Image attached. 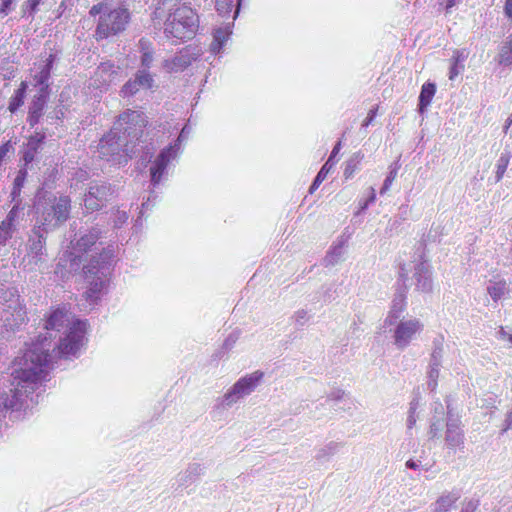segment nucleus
I'll list each match as a JSON object with an SVG mask.
<instances>
[{
	"instance_id": "nucleus-4",
	"label": "nucleus",
	"mask_w": 512,
	"mask_h": 512,
	"mask_svg": "<svg viewBox=\"0 0 512 512\" xmlns=\"http://www.w3.org/2000/svg\"><path fill=\"white\" fill-rule=\"evenodd\" d=\"M111 260V253L103 252L98 257L92 258L83 268L85 280L88 283V289L84 296L91 304L100 298L107 284L111 270Z\"/></svg>"
},
{
	"instance_id": "nucleus-32",
	"label": "nucleus",
	"mask_w": 512,
	"mask_h": 512,
	"mask_svg": "<svg viewBox=\"0 0 512 512\" xmlns=\"http://www.w3.org/2000/svg\"><path fill=\"white\" fill-rule=\"evenodd\" d=\"M434 412H435V414H438L439 416H441V418L432 421V423L430 425V431H429V434H430L431 438L436 437L438 435V433L443 428L442 416L444 415V408H443V405L440 402H435V404H434Z\"/></svg>"
},
{
	"instance_id": "nucleus-20",
	"label": "nucleus",
	"mask_w": 512,
	"mask_h": 512,
	"mask_svg": "<svg viewBox=\"0 0 512 512\" xmlns=\"http://www.w3.org/2000/svg\"><path fill=\"white\" fill-rule=\"evenodd\" d=\"M447 431H446V441L451 446H459L463 443V433L459 427V420L454 417L452 413V409L450 408L449 403L447 402Z\"/></svg>"
},
{
	"instance_id": "nucleus-27",
	"label": "nucleus",
	"mask_w": 512,
	"mask_h": 512,
	"mask_svg": "<svg viewBox=\"0 0 512 512\" xmlns=\"http://www.w3.org/2000/svg\"><path fill=\"white\" fill-rule=\"evenodd\" d=\"M493 301L497 302L508 293V285L505 280L489 281L486 288Z\"/></svg>"
},
{
	"instance_id": "nucleus-23",
	"label": "nucleus",
	"mask_w": 512,
	"mask_h": 512,
	"mask_svg": "<svg viewBox=\"0 0 512 512\" xmlns=\"http://www.w3.org/2000/svg\"><path fill=\"white\" fill-rule=\"evenodd\" d=\"M346 245V240L341 237L338 239L328 250L326 256L323 259V265L325 267L334 266L342 259L344 255V247Z\"/></svg>"
},
{
	"instance_id": "nucleus-47",
	"label": "nucleus",
	"mask_w": 512,
	"mask_h": 512,
	"mask_svg": "<svg viewBox=\"0 0 512 512\" xmlns=\"http://www.w3.org/2000/svg\"><path fill=\"white\" fill-rule=\"evenodd\" d=\"M308 312L304 309H299L294 312L292 319L297 326H304L309 320Z\"/></svg>"
},
{
	"instance_id": "nucleus-6",
	"label": "nucleus",
	"mask_w": 512,
	"mask_h": 512,
	"mask_svg": "<svg viewBox=\"0 0 512 512\" xmlns=\"http://www.w3.org/2000/svg\"><path fill=\"white\" fill-rule=\"evenodd\" d=\"M98 157L112 164H126L135 149L113 128L105 134L97 146Z\"/></svg>"
},
{
	"instance_id": "nucleus-13",
	"label": "nucleus",
	"mask_w": 512,
	"mask_h": 512,
	"mask_svg": "<svg viewBox=\"0 0 512 512\" xmlns=\"http://www.w3.org/2000/svg\"><path fill=\"white\" fill-rule=\"evenodd\" d=\"M110 184L104 182H92L84 197V206L87 211L94 212L101 209L112 195Z\"/></svg>"
},
{
	"instance_id": "nucleus-55",
	"label": "nucleus",
	"mask_w": 512,
	"mask_h": 512,
	"mask_svg": "<svg viewBox=\"0 0 512 512\" xmlns=\"http://www.w3.org/2000/svg\"><path fill=\"white\" fill-rule=\"evenodd\" d=\"M38 151L36 150H32V149H29V147L26 148V151L24 153V161L26 163H30L34 160L35 158V155L37 154Z\"/></svg>"
},
{
	"instance_id": "nucleus-58",
	"label": "nucleus",
	"mask_w": 512,
	"mask_h": 512,
	"mask_svg": "<svg viewBox=\"0 0 512 512\" xmlns=\"http://www.w3.org/2000/svg\"><path fill=\"white\" fill-rule=\"evenodd\" d=\"M10 148L11 146L9 143H4L3 145L0 146V159H4V157L9 152Z\"/></svg>"
},
{
	"instance_id": "nucleus-41",
	"label": "nucleus",
	"mask_w": 512,
	"mask_h": 512,
	"mask_svg": "<svg viewBox=\"0 0 512 512\" xmlns=\"http://www.w3.org/2000/svg\"><path fill=\"white\" fill-rule=\"evenodd\" d=\"M440 367L437 366H428L427 376L428 382L427 386L430 391H434L437 387V381L439 378Z\"/></svg>"
},
{
	"instance_id": "nucleus-56",
	"label": "nucleus",
	"mask_w": 512,
	"mask_h": 512,
	"mask_svg": "<svg viewBox=\"0 0 512 512\" xmlns=\"http://www.w3.org/2000/svg\"><path fill=\"white\" fill-rule=\"evenodd\" d=\"M376 112H377V109L376 108H373L369 111L366 119L364 120L362 126L363 127H367L368 125H370L372 123V121L374 120V118L376 117Z\"/></svg>"
},
{
	"instance_id": "nucleus-12",
	"label": "nucleus",
	"mask_w": 512,
	"mask_h": 512,
	"mask_svg": "<svg viewBox=\"0 0 512 512\" xmlns=\"http://www.w3.org/2000/svg\"><path fill=\"white\" fill-rule=\"evenodd\" d=\"M422 329L423 324L418 319L400 320L394 329L395 346L404 350Z\"/></svg>"
},
{
	"instance_id": "nucleus-17",
	"label": "nucleus",
	"mask_w": 512,
	"mask_h": 512,
	"mask_svg": "<svg viewBox=\"0 0 512 512\" xmlns=\"http://www.w3.org/2000/svg\"><path fill=\"white\" fill-rule=\"evenodd\" d=\"M196 58V55L191 54L188 49H185L172 58L163 60L161 66L167 73L180 72L190 66Z\"/></svg>"
},
{
	"instance_id": "nucleus-51",
	"label": "nucleus",
	"mask_w": 512,
	"mask_h": 512,
	"mask_svg": "<svg viewBox=\"0 0 512 512\" xmlns=\"http://www.w3.org/2000/svg\"><path fill=\"white\" fill-rule=\"evenodd\" d=\"M17 0H1L0 4V15L2 17L7 16L13 10V4Z\"/></svg>"
},
{
	"instance_id": "nucleus-49",
	"label": "nucleus",
	"mask_w": 512,
	"mask_h": 512,
	"mask_svg": "<svg viewBox=\"0 0 512 512\" xmlns=\"http://www.w3.org/2000/svg\"><path fill=\"white\" fill-rule=\"evenodd\" d=\"M128 220V214L126 211L116 210L113 217L114 227L120 228Z\"/></svg>"
},
{
	"instance_id": "nucleus-22",
	"label": "nucleus",
	"mask_w": 512,
	"mask_h": 512,
	"mask_svg": "<svg viewBox=\"0 0 512 512\" xmlns=\"http://www.w3.org/2000/svg\"><path fill=\"white\" fill-rule=\"evenodd\" d=\"M139 59L142 68L150 69L155 60V49L153 43L145 38H141L138 42Z\"/></svg>"
},
{
	"instance_id": "nucleus-38",
	"label": "nucleus",
	"mask_w": 512,
	"mask_h": 512,
	"mask_svg": "<svg viewBox=\"0 0 512 512\" xmlns=\"http://www.w3.org/2000/svg\"><path fill=\"white\" fill-rule=\"evenodd\" d=\"M499 64L509 66L512 64V38L505 42L499 52Z\"/></svg>"
},
{
	"instance_id": "nucleus-25",
	"label": "nucleus",
	"mask_w": 512,
	"mask_h": 512,
	"mask_svg": "<svg viewBox=\"0 0 512 512\" xmlns=\"http://www.w3.org/2000/svg\"><path fill=\"white\" fill-rule=\"evenodd\" d=\"M100 231L97 228H93L88 233L81 236L74 246L75 250L79 252H86L88 251L93 245L96 244L97 240L99 239Z\"/></svg>"
},
{
	"instance_id": "nucleus-7",
	"label": "nucleus",
	"mask_w": 512,
	"mask_h": 512,
	"mask_svg": "<svg viewBox=\"0 0 512 512\" xmlns=\"http://www.w3.org/2000/svg\"><path fill=\"white\" fill-rule=\"evenodd\" d=\"M1 321L10 330L21 326L26 319V311L19 301L18 291L7 283H0Z\"/></svg>"
},
{
	"instance_id": "nucleus-44",
	"label": "nucleus",
	"mask_w": 512,
	"mask_h": 512,
	"mask_svg": "<svg viewBox=\"0 0 512 512\" xmlns=\"http://www.w3.org/2000/svg\"><path fill=\"white\" fill-rule=\"evenodd\" d=\"M139 90L140 86H138L134 79H130L124 84L120 92L123 97H129L135 95Z\"/></svg>"
},
{
	"instance_id": "nucleus-14",
	"label": "nucleus",
	"mask_w": 512,
	"mask_h": 512,
	"mask_svg": "<svg viewBox=\"0 0 512 512\" xmlns=\"http://www.w3.org/2000/svg\"><path fill=\"white\" fill-rule=\"evenodd\" d=\"M121 68L111 61L100 63L92 78L93 85L99 89H107L120 79Z\"/></svg>"
},
{
	"instance_id": "nucleus-16",
	"label": "nucleus",
	"mask_w": 512,
	"mask_h": 512,
	"mask_svg": "<svg viewBox=\"0 0 512 512\" xmlns=\"http://www.w3.org/2000/svg\"><path fill=\"white\" fill-rule=\"evenodd\" d=\"M204 472V466L199 463H192L184 471H181L176 475L172 487L175 491L182 492L184 489L195 483L198 478L204 474Z\"/></svg>"
},
{
	"instance_id": "nucleus-45",
	"label": "nucleus",
	"mask_w": 512,
	"mask_h": 512,
	"mask_svg": "<svg viewBox=\"0 0 512 512\" xmlns=\"http://www.w3.org/2000/svg\"><path fill=\"white\" fill-rule=\"evenodd\" d=\"M433 464L434 461H423L421 459L411 458L406 462V467L409 469H417L421 467L425 470H428L432 467Z\"/></svg>"
},
{
	"instance_id": "nucleus-19",
	"label": "nucleus",
	"mask_w": 512,
	"mask_h": 512,
	"mask_svg": "<svg viewBox=\"0 0 512 512\" xmlns=\"http://www.w3.org/2000/svg\"><path fill=\"white\" fill-rule=\"evenodd\" d=\"M461 498V491L459 489H452L451 491H444L436 500L430 505L431 512H449L451 511L457 501Z\"/></svg>"
},
{
	"instance_id": "nucleus-39",
	"label": "nucleus",
	"mask_w": 512,
	"mask_h": 512,
	"mask_svg": "<svg viewBox=\"0 0 512 512\" xmlns=\"http://www.w3.org/2000/svg\"><path fill=\"white\" fill-rule=\"evenodd\" d=\"M509 162H510V154L508 152L502 153L500 155L499 159L497 160V164H496V175H495L496 182L501 181V179L503 178V176L507 170V167L509 165Z\"/></svg>"
},
{
	"instance_id": "nucleus-15",
	"label": "nucleus",
	"mask_w": 512,
	"mask_h": 512,
	"mask_svg": "<svg viewBox=\"0 0 512 512\" xmlns=\"http://www.w3.org/2000/svg\"><path fill=\"white\" fill-rule=\"evenodd\" d=\"M54 61L55 55L50 54L45 60L36 64L35 68L32 70V72H34L32 74L33 85L35 87H39V91L50 92V85L48 81L50 79Z\"/></svg>"
},
{
	"instance_id": "nucleus-2",
	"label": "nucleus",
	"mask_w": 512,
	"mask_h": 512,
	"mask_svg": "<svg viewBox=\"0 0 512 512\" xmlns=\"http://www.w3.org/2000/svg\"><path fill=\"white\" fill-rule=\"evenodd\" d=\"M34 209L35 225L41 227L44 232H52L68 220L71 200L65 195H38Z\"/></svg>"
},
{
	"instance_id": "nucleus-3",
	"label": "nucleus",
	"mask_w": 512,
	"mask_h": 512,
	"mask_svg": "<svg viewBox=\"0 0 512 512\" xmlns=\"http://www.w3.org/2000/svg\"><path fill=\"white\" fill-rule=\"evenodd\" d=\"M91 16L99 15L95 36L97 39H105L125 30L130 20L128 9L118 6L113 7L108 2H100L91 7Z\"/></svg>"
},
{
	"instance_id": "nucleus-60",
	"label": "nucleus",
	"mask_w": 512,
	"mask_h": 512,
	"mask_svg": "<svg viewBox=\"0 0 512 512\" xmlns=\"http://www.w3.org/2000/svg\"><path fill=\"white\" fill-rule=\"evenodd\" d=\"M376 200V193L373 187L370 188V196L366 199V201L371 204Z\"/></svg>"
},
{
	"instance_id": "nucleus-63",
	"label": "nucleus",
	"mask_w": 512,
	"mask_h": 512,
	"mask_svg": "<svg viewBox=\"0 0 512 512\" xmlns=\"http://www.w3.org/2000/svg\"><path fill=\"white\" fill-rule=\"evenodd\" d=\"M499 512H512V505H503Z\"/></svg>"
},
{
	"instance_id": "nucleus-50",
	"label": "nucleus",
	"mask_w": 512,
	"mask_h": 512,
	"mask_svg": "<svg viewBox=\"0 0 512 512\" xmlns=\"http://www.w3.org/2000/svg\"><path fill=\"white\" fill-rule=\"evenodd\" d=\"M400 316L401 315L389 310L388 315L383 322V328L386 329L387 327L397 325V321L400 318Z\"/></svg>"
},
{
	"instance_id": "nucleus-62",
	"label": "nucleus",
	"mask_w": 512,
	"mask_h": 512,
	"mask_svg": "<svg viewBox=\"0 0 512 512\" xmlns=\"http://www.w3.org/2000/svg\"><path fill=\"white\" fill-rule=\"evenodd\" d=\"M512 124V117H508L506 122H505V126H504V132L507 133L509 127L511 126Z\"/></svg>"
},
{
	"instance_id": "nucleus-29",
	"label": "nucleus",
	"mask_w": 512,
	"mask_h": 512,
	"mask_svg": "<svg viewBox=\"0 0 512 512\" xmlns=\"http://www.w3.org/2000/svg\"><path fill=\"white\" fill-rule=\"evenodd\" d=\"M363 157L364 155L361 152H356L346 161L343 172L345 179H349L354 175L355 171L359 168Z\"/></svg>"
},
{
	"instance_id": "nucleus-57",
	"label": "nucleus",
	"mask_w": 512,
	"mask_h": 512,
	"mask_svg": "<svg viewBox=\"0 0 512 512\" xmlns=\"http://www.w3.org/2000/svg\"><path fill=\"white\" fill-rule=\"evenodd\" d=\"M504 14L507 18L512 20V0L505 1Z\"/></svg>"
},
{
	"instance_id": "nucleus-9",
	"label": "nucleus",
	"mask_w": 512,
	"mask_h": 512,
	"mask_svg": "<svg viewBox=\"0 0 512 512\" xmlns=\"http://www.w3.org/2000/svg\"><path fill=\"white\" fill-rule=\"evenodd\" d=\"M240 1L241 0H216V11L221 17H229L231 12H233V15L231 16L232 21L227 22L222 27L214 30L213 41L210 44V51L213 54H218L221 51L225 42L231 35L233 21L239 13Z\"/></svg>"
},
{
	"instance_id": "nucleus-28",
	"label": "nucleus",
	"mask_w": 512,
	"mask_h": 512,
	"mask_svg": "<svg viewBox=\"0 0 512 512\" xmlns=\"http://www.w3.org/2000/svg\"><path fill=\"white\" fill-rule=\"evenodd\" d=\"M28 84L22 81L19 88L15 91L14 95L10 98L8 109L11 113H15L24 103Z\"/></svg>"
},
{
	"instance_id": "nucleus-43",
	"label": "nucleus",
	"mask_w": 512,
	"mask_h": 512,
	"mask_svg": "<svg viewBox=\"0 0 512 512\" xmlns=\"http://www.w3.org/2000/svg\"><path fill=\"white\" fill-rule=\"evenodd\" d=\"M42 0H26L22 5L23 16L33 17Z\"/></svg>"
},
{
	"instance_id": "nucleus-48",
	"label": "nucleus",
	"mask_w": 512,
	"mask_h": 512,
	"mask_svg": "<svg viewBox=\"0 0 512 512\" xmlns=\"http://www.w3.org/2000/svg\"><path fill=\"white\" fill-rule=\"evenodd\" d=\"M479 500L469 499L462 503L460 512H479Z\"/></svg>"
},
{
	"instance_id": "nucleus-64",
	"label": "nucleus",
	"mask_w": 512,
	"mask_h": 512,
	"mask_svg": "<svg viewBox=\"0 0 512 512\" xmlns=\"http://www.w3.org/2000/svg\"><path fill=\"white\" fill-rule=\"evenodd\" d=\"M149 200H150V198H148V200L146 202L142 203V208H141V211H140L141 214H143V212L148 209V206H149L148 202H149Z\"/></svg>"
},
{
	"instance_id": "nucleus-11",
	"label": "nucleus",
	"mask_w": 512,
	"mask_h": 512,
	"mask_svg": "<svg viewBox=\"0 0 512 512\" xmlns=\"http://www.w3.org/2000/svg\"><path fill=\"white\" fill-rule=\"evenodd\" d=\"M178 157V145L171 144L161 150L159 155L153 161L150 167L151 184L156 187L160 184L165 174L169 163Z\"/></svg>"
},
{
	"instance_id": "nucleus-26",
	"label": "nucleus",
	"mask_w": 512,
	"mask_h": 512,
	"mask_svg": "<svg viewBox=\"0 0 512 512\" xmlns=\"http://www.w3.org/2000/svg\"><path fill=\"white\" fill-rule=\"evenodd\" d=\"M436 92V86L434 83H424L419 95V111L421 113L430 105Z\"/></svg>"
},
{
	"instance_id": "nucleus-42",
	"label": "nucleus",
	"mask_w": 512,
	"mask_h": 512,
	"mask_svg": "<svg viewBox=\"0 0 512 512\" xmlns=\"http://www.w3.org/2000/svg\"><path fill=\"white\" fill-rule=\"evenodd\" d=\"M239 337H240V331L235 330V331L231 332L227 336V338L224 340L220 353L224 354V353L229 352L234 347V345L238 341Z\"/></svg>"
},
{
	"instance_id": "nucleus-61",
	"label": "nucleus",
	"mask_w": 512,
	"mask_h": 512,
	"mask_svg": "<svg viewBox=\"0 0 512 512\" xmlns=\"http://www.w3.org/2000/svg\"><path fill=\"white\" fill-rule=\"evenodd\" d=\"M460 0H447L446 10L448 11L450 8L455 6Z\"/></svg>"
},
{
	"instance_id": "nucleus-53",
	"label": "nucleus",
	"mask_w": 512,
	"mask_h": 512,
	"mask_svg": "<svg viewBox=\"0 0 512 512\" xmlns=\"http://www.w3.org/2000/svg\"><path fill=\"white\" fill-rule=\"evenodd\" d=\"M190 131H191V128H190L188 125H185V126L182 128V130H181V132H180V134H179V136H178L177 140H176V141H175V143H174V144H177V145H178V152L180 151V144H181V142H182L183 140H185V139L188 137V135H189Z\"/></svg>"
},
{
	"instance_id": "nucleus-1",
	"label": "nucleus",
	"mask_w": 512,
	"mask_h": 512,
	"mask_svg": "<svg viewBox=\"0 0 512 512\" xmlns=\"http://www.w3.org/2000/svg\"><path fill=\"white\" fill-rule=\"evenodd\" d=\"M168 13L164 21L163 32L169 39L186 41L192 39L199 27V17L196 12L176 0H160L155 10V17Z\"/></svg>"
},
{
	"instance_id": "nucleus-21",
	"label": "nucleus",
	"mask_w": 512,
	"mask_h": 512,
	"mask_svg": "<svg viewBox=\"0 0 512 512\" xmlns=\"http://www.w3.org/2000/svg\"><path fill=\"white\" fill-rule=\"evenodd\" d=\"M340 148H341V141H338L336 143V145L334 146V148H333V150H332L328 160L321 167V169L318 172V174L316 175L313 183L311 184V186L309 188V193L310 194H313L318 189L320 184L326 179L329 171L334 167V165L336 163L334 158L339 153Z\"/></svg>"
},
{
	"instance_id": "nucleus-46",
	"label": "nucleus",
	"mask_w": 512,
	"mask_h": 512,
	"mask_svg": "<svg viewBox=\"0 0 512 512\" xmlns=\"http://www.w3.org/2000/svg\"><path fill=\"white\" fill-rule=\"evenodd\" d=\"M44 139H45V134L35 133L34 135H32L29 138L27 147H29V149L38 151L40 149L41 145L43 144Z\"/></svg>"
},
{
	"instance_id": "nucleus-33",
	"label": "nucleus",
	"mask_w": 512,
	"mask_h": 512,
	"mask_svg": "<svg viewBox=\"0 0 512 512\" xmlns=\"http://www.w3.org/2000/svg\"><path fill=\"white\" fill-rule=\"evenodd\" d=\"M49 94V91H38V93L32 99L29 110H32V113H43L44 107L49 98Z\"/></svg>"
},
{
	"instance_id": "nucleus-5",
	"label": "nucleus",
	"mask_w": 512,
	"mask_h": 512,
	"mask_svg": "<svg viewBox=\"0 0 512 512\" xmlns=\"http://www.w3.org/2000/svg\"><path fill=\"white\" fill-rule=\"evenodd\" d=\"M147 124L148 119L143 111L126 109L118 116L113 129L135 149L142 142Z\"/></svg>"
},
{
	"instance_id": "nucleus-34",
	"label": "nucleus",
	"mask_w": 512,
	"mask_h": 512,
	"mask_svg": "<svg viewBox=\"0 0 512 512\" xmlns=\"http://www.w3.org/2000/svg\"><path fill=\"white\" fill-rule=\"evenodd\" d=\"M148 70L146 68L138 70L133 78L140 88L149 89L153 86L154 79Z\"/></svg>"
},
{
	"instance_id": "nucleus-52",
	"label": "nucleus",
	"mask_w": 512,
	"mask_h": 512,
	"mask_svg": "<svg viewBox=\"0 0 512 512\" xmlns=\"http://www.w3.org/2000/svg\"><path fill=\"white\" fill-rule=\"evenodd\" d=\"M345 395V391L339 388L332 389L326 397V401H339Z\"/></svg>"
},
{
	"instance_id": "nucleus-54",
	"label": "nucleus",
	"mask_w": 512,
	"mask_h": 512,
	"mask_svg": "<svg viewBox=\"0 0 512 512\" xmlns=\"http://www.w3.org/2000/svg\"><path fill=\"white\" fill-rule=\"evenodd\" d=\"M42 114L43 113L40 112L32 113V110H29L27 118L29 125L34 127L36 124H38Z\"/></svg>"
},
{
	"instance_id": "nucleus-18",
	"label": "nucleus",
	"mask_w": 512,
	"mask_h": 512,
	"mask_svg": "<svg viewBox=\"0 0 512 512\" xmlns=\"http://www.w3.org/2000/svg\"><path fill=\"white\" fill-rule=\"evenodd\" d=\"M49 232H44L41 227L34 225L31 235L28 240V251L37 261L41 260V257L45 253L46 235Z\"/></svg>"
},
{
	"instance_id": "nucleus-59",
	"label": "nucleus",
	"mask_w": 512,
	"mask_h": 512,
	"mask_svg": "<svg viewBox=\"0 0 512 512\" xmlns=\"http://www.w3.org/2000/svg\"><path fill=\"white\" fill-rule=\"evenodd\" d=\"M505 423H506V426L505 428L503 429V431H506L508 429L511 428L512 426V412H510L507 417H506V420H505Z\"/></svg>"
},
{
	"instance_id": "nucleus-37",
	"label": "nucleus",
	"mask_w": 512,
	"mask_h": 512,
	"mask_svg": "<svg viewBox=\"0 0 512 512\" xmlns=\"http://www.w3.org/2000/svg\"><path fill=\"white\" fill-rule=\"evenodd\" d=\"M433 344H434V347H433L432 353L430 355L429 366L441 367L442 358H443V354H444L442 341L437 340V341H434Z\"/></svg>"
},
{
	"instance_id": "nucleus-8",
	"label": "nucleus",
	"mask_w": 512,
	"mask_h": 512,
	"mask_svg": "<svg viewBox=\"0 0 512 512\" xmlns=\"http://www.w3.org/2000/svg\"><path fill=\"white\" fill-rule=\"evenodd\" d=\"M263 377L264 373L259 370L241 377L222 397L217 399L214 410L230 408L240 399L250 395L261 383Z\"/></svg>"
},
{
	"instance_id": "nucleus-30",
	"label": "nucleus",
	"mask_w": 512,
	"mask_h": 512,
	"mask_svg": "<svg viewBox=\"0 0 512 512\" xmlns=\"http://www.w3.org/2000/svg\"><path fill=\"white\" fill-rule=\"evenodd\" d=\"M26 177H27L26 169H20L17 172V175H16V177L14 179V182H13L12 191H11L12 201L20 200L21 190H22V188L24 186Z\"/></svg>"
},
{
	"instance_id": "nucleus-24",
	"label": "nucleus",
	"mask_w": 512,
	"mask_h": 512,
	"mask_svg": "<svg viewBox=\"0 0 512 512\" xmlns=\"http://www.w3.org/2000/svg\"><path fill=\"white\" fill-rule=\"evenodd\" d=\"M468 57V52L465 49L455 50L452 58L450 59L451 65L449 70V79L454 80L465 69V61Z\"/></svg>"
},
{
	"instance_id": "nucleus-36",
	"label": "nucleus",
	"mask_w": 512,
	"mask_h": 512,
	"mask_svg": "<svg viewBox=\"0 0 512 512\" xmlns=\"http://www.w3.org/2000/svg\"><path fill=\"white\" fill-rule=\"evenodd\" d=\"M399 168H400L399 160L395 161L394 163H392L389 166V172L384 180L382 188L380 189V194L384 195L390 189L393 181L397 177Z\"/></svg>"
},
{
	"instance_id": "nucleus-35",
	"label": "nucleus",
	"mask_w": 512,
	"mask_h": 512,
	"mask_svg": "<svg viewBox=\"0 0 512 512\" xmlns=\"http://www.w3.org/2000/svg\"><path fill=\"white\" fill-rule=\"evenodd\" d=\"M406 292L405 290H398L392 300L390 311L402 315L406 307Z\"/></svg>"
},
{
	"instance_id": "nucleus-10",
	"label": "nucleus",
	"mask_w": 512,
	"mask_h": 512,
	"mask_svg": "<svg viewBox=\"0 0 512 512\" xmlns=\"http://www.w3.org/2000/svg\"><path fill=\"white\" fill-rule=\"evenodd\" d=\"M413 271L412 278L415 280L416 290L429 293L433 289V281H432V273L431 267L425 260H419L413 263L412 266L409 265V268L406 265L401 266L399 277L403 282V285L406 287V281H408V271Z\"/></svg>"
},
{
	"instance_id": "nucleus-31",
	"label": "nucleus",
	"mask_w": 512,
	"mask_h": 512,
	"mask_svg": "<svg viewBox=\"0 0 512 512\" xmlns=\"http://www.w3.org/2000/svg\"><path fill=\"white\" fill-rule=\"evenodd\" d=\"M419 405L420 404H419L418 397L413 398L411 400V402L409 403L408 415H407V419H406V427H407L408 431H410L414 428L417 420L419 419V413H418Z\"/></svg>"
},
{
	"instance_id": "nucleus-40",
	"label": "nucleus",
	"mask_w": 512,
	"mask_h": 512,
	"mask_svg": "<svg viewBox=\"0 0 512 512\" xmlns=\"http://www.w3.org/2000/svg\"><path fill=\"white\" fill-rule=\"evenodd\" d=\"M14 202H15L14 206L11 208V210L8 212L7 216L5 217V219L2 222H4L6 225H9L12 228L17 230L18 217H19V212H20L19 205H20L21 200L14 201Z\"/></svg>"
}]
</instances>
